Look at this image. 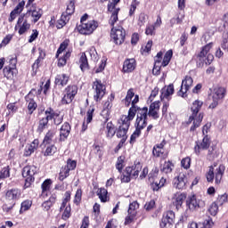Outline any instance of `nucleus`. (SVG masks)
Segmentation results:
<instances>
[{"label": "nucleus", "instance_id": "f257e3e1", "mask_svg": "<svg viewBox=\"0 0 228 228\" xmlns=\"http://www.w3.org/2000/svg\"><path fill=\"white\" fill-rule=\"evenodd\" d=\"M204 102L202 101L196 100L192 102V105L191 107V115L189 117V120L187 124H191V131H195L197 127H200V124H202V120L204 118V114L202 112H200L202 109V105Z\"/></svg>", "mask_w": 228, "mask_h": 228}, {"label": "nucleus", "instance_id": "f03ea898", "mask_svg": "<svg viewBox=\"0 0 228 228\" xmlns=\"http://www.w3.org/2000/svg\"><path fill=\"white\" fill-rule=\"evenodd\" d=\"M133 118H134V112L131 110L130 114L122 116L118 120L119 126L116 131V135L121 140H127V131H129Z\"/></svg>", "mask_w": 228, "mask_h": 228}, {"label": "nucleus", "instance_id": "7ed1b4c3", "mask_svg": "<svg viewBox=\"0 0 228 228\" xmlns=\"http://www.w3.org/2000/svg\"><path fill=\"white\" fill-rule=\"evenodd\" d=\"M224 173L225 166L220 165L216 170L213 166H210L206 175L208 183H213V181H216V184H220Z\"/></svg>", "mask_w": 228, "mask_h": 228}, {"label": "nucleus", "instance_id": "20e7f679", "mask_svg": "<svg viewBox=\"0 0 228 228\" xmlns=\"http://www.w3.org/2000/svg\"><path fill=\"white\" fill-rule=\"evenodd\" d=\"M172 95H174V85L171 84L167 86H165L161 89V95L160 99L163 102L162 106V115L163 117H167V113L168 112V107L170 106V103L168 101L172 99Z\"/></svg>", "mask_w": 228, "mask_h": 228}, {"label": "nucleus", "instance_id": "39448f33", "mask_svg": "<svg viewBox=\"0 0 228 228\" xmlns=\"http://www.w3.org/2000/svg\"><path fill=\"white\" fill-rule=\"evenodd\" d=\"M38 167L37 166H26L22 169V177L25 179L24 188H30L35 183V175L37 174Z\"/></svg>", "mask_w": 228, "mask_h": 228}, {"label": "nucleus", "instance_id": "423d86ee", "mask_svg": "<svg viewBox=\"0 0 228 228\" xmlns=\"http://www.w3.org/2000/svg\"><path fill=\"white\" fill-rule=\"evenodd\" d=\"M213 48V42L207 44L201 48V51L198 54V60L202 64L211 65L215 60V56L209 53Z\"/></svg>", "mask_w": 228, "mask_h": 228}, {"label": "nucleus", "instance_id": "0eeeda50", "mask_svg": "<svg viewBox=\"0 0 228 228\" xmlns=\"http://www.w3.org/2000/svg\"><path fill=\"white\" fill-rule=\"evenodd\" d=\"M93 90H94V100L95 102H99L102 101V97L106 95V86L102 84L101 80H95L93 83Z\"/></svg>", "mask_w": 228, "mask_h": 228}, {"label": "nucleus", "instance_id": "6e6552de", "mask_svg": "<svg viewBox=\"0 0 228 228\" xmlns=\"http://www.w3.org/2000/svg\"><path fill=\"white\" fill-rule=\"evenodd\" d=\"M99 28V23L95 20H89L86 23H81L77 27V29L80 35H92L95 29Z\"/></svg>", "mask_w": 228, "mask_h": 228}, {"label": "nucleus", "instance_id": "1a4fd4ad", "mask_svg": "<svg viewBox=\"0 0 228 228\" xmlns=\"http://www.w3.org/2000/svg\"><path fill=\"white\" fill-rule=\"evenodd\" d=\"M110 38L116 45H122L126 40V29L122 27L112 28L110 32Z\"/></svg>", "mask_w": 228, "mask_h": 228}, {"label": "nucleus", "instance_id": "9d476101", "mask_svg": "<svg viewBox=\"0 0 228 228\" xmlns=\"http://www.w3.org/2000/svg\"><path fill=\"white\" fill-rule=\"evenodd\" d=\"M135 113H137L135 128L142 131V129H145V127H147V107L139 109Z\"/></svg>", "mask_w": 228, "mask_h": 228}, {"label": "nucleus", "instance_id": "9b49d317", "mask_svg": "<svg viewBox=\"0 0 228 228\" xmlns=\"http://www.w3.org/2000/svg\"><path fill=\"white\" fill-rule=\"evenodd\" d=\"M120 3V0H110L108 4V12L111 13L110 23V26H115V22L118 20V12L120 8H117V4Z\"/></svg>", "mask_w": 228, "mask_h": 228}, {"label": "nucleus", "instance_id": "f8f14e48", "mask_svg": "<svg viewBox=\"0 0 228 228\" xmlns=\"http://www.w3.org/2000/svg\"><path fill=\"white\" fill-rule=\"evenodd\" d=\"M186 206L190 211H197L204 206V200L197 197L195 194L188 196L186 200Z\"/></svg>", "mask_w": 228, "mask_h": 228}, {"label": "nucleus", "instance_id": "ddd939ff", "mask_svg": "<svg viewBox=\"0 0 228 228\" xmlns=\"http://www.w3.org/2000/svg\"><path fill=\"white\" fill-rule=\"evenodd\" d=\"M140 208V204H138V201H134L129 204V208L127 210V216L125 219V225H129V224H133L134 222V219L136 218L137 215V209Z\"/></svg>", "mask_w": 228, "mask_h": 228}, {"label": "nucleus", "instance_id": "4468645a", "mask_svg": "<svg viewBox=\"0 0 228 228\" xmlns=\"http://www.w3.org/2000/svg\"><path fill=\"white\" fill-rule=\"evenodd\" d=\"M30 28L31 24L28 22V18L26 17V15L20 16L15 26V29H19V35H24L25 33H28Z\"/></svg>", "mask_w": 228, "mask_h": 228}, {"label": "nucleus", "instance_id": "2eb2a0df", "mask_svg": "<svg viewBox=\"0 0 228 228\" xmlns=\"http://www.w3.org/2000/svg\"><path fill=\"white\" fill-rule=\"evenodd\" d=\"M77 94V86H69L64 91V96L61 100L62 104H70Z\"/></svg>", "mask_w": 228, "mask_h": 228}, {"label": "nucleus", "instance_id": "dca6fc26", "mask_svg": "<svg viewBox=\"0 0 228 228\" xmlns=\"http://www.w3.org/2000/svg\"><path fill=\"white\" fill-rule=\"evenodd\" d=\"M21 195H22V192L20 191V189L19 188L9 189L5 192V200L9 204H15L16 200H19Z\"/></svg>", "mask_w": 228, "mask_h": 228}, {"label": "nucleus", "instance_id": "f3484780", "mask_svg": "<svg viewBox=\"0 0 228 228\" xmlns=\"http://www.w3.org/2000/svg\"><path fill=\"white\" fill-rule=\"evenodd\" d=\"M28 15L32 17V21L34 22V24H36V22H38V20H40L42 15H44V11L40 7L32 4L29 10H28L27 13L25 14L27 18Z\"/></svg>", "mask_w": 228, "mask_h": 228}, {"label": "nucleus", "instance_id": "a211bd4d", "mask_svg": "<svg viewBox=\"0 0 228 228\" xmlns=\"http://www.w3.org/2000/svg\"><path fill=\"white\" fill-rule=\"evenodd\" d=\"M187 183L188 178L183 173H180V175L173 180V186L176 190H186Z\"/></svg>", "mask_w": 228, "mask_h": 228}, {"label": "nucleus", "instance_id": "6ab92c4d", "mask_svg": "<svg viewBox=\"0 0 228 228\" xmlns=\"http://www.w3.org/2000/svg\"><path fill=\"white\" fill-rule=\"evenodd\" d=\"M192 85L193 78H191L190 76H186L185 78L182 81V86L180 91L178 92V95L181 97H186V93L191 88Z\"/></svg>", "mask_w": 228, "mask_h": 228}, {"label": "nucleus", "instance_id": "aec40b11", "mask_svg": "<svg viewBox=\"0 0 228 228\" xmlns=\"http://www.w3.org/2000/svg\"><path fill=\"white\" fill-rule=\"evenodd\" d=\"M147 117H151L153 120L159 118V102H154L147 108Z\"/></svg>", "mask_w": 228, "mask_h": 228}, {"label": "nucleus", "instance_id": "412c9836", "mask_svg": "<svg viewBox=\"0 0 228 228\" xmlns=\"http://www.w3.org/2000/svg\"><path fill=\"white\" fill-rule=\"evenodd\" d=\"M26 102H28V111L29 115H33V112L37 108H38V105L37 104V102H35V95H33L30 93L28 94V95L25 96Z\"/></svg>", "mask_w": 228, "mask_h": 228}, {"label": "nucleus", "instance_id": "4be33fe9", "mask_svg": "<svg viewBox=\"0 0 228 228\" xmlns=\"http://www.w3.org/2000/svg\"><path fill=\"white\" fill-rule=\"evenodd\" d=\"M211 145V141H209V137L208 135H205L200 144L197 143L194 147V152L199 156L200 154V151H207V149H209V146Z\"/></svg>", "mask_w": 228, "mask_h": 228}, {"label": "nucleus", "instance_id": "5701e85b", "mask_svg": "<svg viewBox=\"0 0 228 228\" xmlns=\"http://www.w3.org/2000/svg\"><path fill=\"white\" fill-rule=\"evenodd\" d=\"M165 145H167V141L165 140H163L160 143L156 144L153 147L152 155L155 158H160V156H163V154H165V150H163L165 148Z\"/></svg>", "mask_w": 228, "mask_h": 228}, {"label": "nucleus", "instance_id": "b1692460", "mask_svg": "<svg viewBox=\"0 0 228 228\" xmlns=\"http://www.w3.org/2000/svg\"><path fill=\"white\" fill-rule=\"evenodd\" d=\"M38 149V140L35 139L30 144H27L24 151V156L29 157Z\"/></svg>", "mask_w": 228, "mask_h": 228}, {"label": "nucleus", "instance_id": "393cba45", "mask_svg": "<svg viewBox=\"0 0 228 228\" xmlns=\"http://www.w3.org/2000/svg\"><path fill=\"white\" fill-rule=\"evenodd\" d=\"M136 69V61L134 59H127L124 61L123 71L133 72Z\"/></svg>", "mask_w": 228, "mask_h": 228}, {"label": "nucleus", "instance_id": "a878e982", "mask_svg": "<svg viewBox=\"0 0 228 228\" xmlns=\"http://www.w3.org/2000/svg\"><path fill=\"white\" fill-rule=\"evenodd\" d=\"M51 184H53V180L51 179H46L41 185L42 188V193H41V197H43L44 199H45V197H47V195H49L50 191H51Z\"/></svg>", "mask_w": 228, "mask_h": 228}, {"label": "nucleus", "instance_id": "bb28decb", "mask_svg": "<svg viewBox=\"0 0 228 228\" xmlns=\"http://www.w3.org/2000/svg\"><path fill=\"white\" fill-rule=\"evenodd\" d=\"M17 74H19V70L17 69L9 68L8 66L4 68V76L7 79H13Z\"/></svg>", "mask_w": 228, "mask_h": 228}, {"label": "nucleus", "instance_id": "cd10ccee", "mask_svg": "<svg viewBox=\"0 0 228 228\" xmlns=\"http://www.w3.org/2000/svg\"><path fill=\"white\" fill-rule=\"evenodd\" d=\"M225 97V88L224 87H216L212 93V99H217L221 101Z\"/></svg>", "mask_w": 228, "mask_h": 228}, {"label": "nucleus", "instance_id": "c85d7f7f", "mask_svg": "<svg viewBox=\"0 0 228 228\" xmlns=\"http://www.w3.org/2000/svg\"><path fill=\"white\" fill-rule=\"evenodd\" d=\"M69 134H70V125L69 123H64L61 127V140H67Z\"/></svg>", "mask_w": 228, "mask_h": 228}, {"label": "nucleus", "instance_id": "c756f323", "mask_svg": "<svg viewBox=\"0 0 228 228\" xmlns=\"http://www.w3.org/2000/svg\"><path fill=\"white\" fill-rule=\"evenodd\" d=\"M134 100L130 103L132 104V106L128 110V115H130L132 110V112H134V117H136V112L138 111V110H142V108L136 106L137 102L140 101V97L138 96V94L134 95Z\"/></svg>", "mask_w": 228, "mask_h": 228}, {"label": "nucleus", "instance_id": "7c9ffc66", "mask_svg": "<svg viewBox=\"0 0 228 228\" xmlns=\"http://www.w3.org/2000/svg\"><path fill=\"white\" fill-rule=\"evenodd\" d=\"M186 200V194L178 193L175 195V198L173 199V203L176 206V209H179L183 206V202Z\"/></svg>", "mask_w": 228, "mask_h": 228}, {"label": "nucleus", "instance_id": "2f4dec72", "mask_svg": "<svg viewBox=\"0 0 228 228\" xmlns=\"http://www.w3.org/2000/svg\"><path fill=\"white\" fill-rule=\"evenodd\" d=\"M69 83V76L65 74L57 75L55 77V85L65 86Z\"/></svg>", "mask_w": 228, "mask_h": 228}, {"label": "nucleus", "instance_id": "473e14b6", "mask_svg": "<svg viewBox=\"0 0 228 228\" xmlns=\"http://www.w3.org/2000/svg\"><path fill=\"white\" fill-rule=\"evenodd\" d=\"M54 202H56V196L52 195L48 200H45V202H43V204H42L43 209L45 211H49V209H51V208H53V205L54 204Z\"/></svg>", "mask_w": 228, "mask_h": 228}, {"label": "nucleus", "instance_id": "72a5a7b5", "mask_svg": "<svg viewBox=\"0 0 228 228\" xmlns=\"http://www.w3.org/2000/svg\"><path fill=\"white\" fill-rule=\"evenodd\" d=\"M126 175H121V183H130L131 182V174H133V168L131 167H126Z\"/></svg>", "mask_w": 228, "mask_h": 228}, {"label": "nucleus", "instance_id": "f704fd0d", "mask_svg": "<svg viewBox=\"0 0 228 228\" xmlns=\"http://www.w3.org/2000/svg\"><path fill=\"white\" fill-rule=\"evenodd\" d=\"M56 134V132H54L53 130H50L46 133L43 143H45V145H49V143H53V140H54V136Z\"/></svg>", "mask_w": 228, "mask_h": 228}, {"label": "nucleus", "instance_id": "c9c22d12", "mask_svg": "<svg viewBox=\"0 0 228 228\" xmlns=\"http://www.w3.org/2000/svg\"><path fill=\"white\" fill-rule=\"evenodd\" d=\"M130 168H132L131 177L133 179H136L138 177L140 172L142 171V164H140V162H138L134 166L130 167Z\"/></svg>", "mask_w": 228, "mask_h": 228}, {"label": "nucleus", "instance_id": "e433bc0d", "mask_svg": "<svg viewBox=\"0 0 228 228\" xmlns=\"http://www.w3.org/2000/svg\"><path fill=\"white\" fill-rule=\"evenodd\" d=\"M172 56H174V52L172 50H168L163 58V61L161 62L162 67H167L170 63V61L172 60Z\"/></svg>", "mask_w": 228, "mask_h": 228}, {"label": "nucleus", "instance_id": "4c0bfd02", "mask_svg": "<svg viewBox=\"0 0 228 228\" xmlns=\"http://www.w3.org/2000/svg\"><path fill=\"white\" fill-rule=\"evenodd\" d=\"M167 183V180L165 178H161L159 182H153L151 183V190L153 191H158L160 188H163L165 186V183Z\"/></svg>", "mask_w": 228, "mask_h": 228}, {"label": "nucleus", "instance_id": "58836bf2", "mask_svg": "<svg viewBox=\"0 0 228 228\" xmlns=\"http://www.w3.org/2000/svg\"><path fill=\"white\" fill-rule=\"evenodd\" d=\"M80 69L82 71L88 70V59L86 58V54L82 53L80 56Z\"/></svg>", "mask_w": 228, "mask_h": 228}, {"label": "nucleus", "instance_id": "ea45409f", "mask_svg": "<svg viewBox=\"0 0 228 228\" xmlns=\"http://www.w3.org/2000/svg\"><path fill=\"white\" fill-rule=\"evenodd\" d=\"M101 202H108V190L101 188L97 191Z\"/></svg>", "mask_w": 228, "mask_h": 228}, {"label": "nucleus", "instance_id": "a19ab883", "mask_svg": "<svg viewBox=\"0 0 228 228\" xmlns=\"http://www.w3.org/2000/svg\"><path fill=\"white\" fill-rule=\"evenodd\" d=\"M133 97H134V89L131 88L127 91L126 96L125 98V104L126 106H131V102L133 101Z\"/></svg>", "mask_w": 228, "mask_h": 228}, {"label": "nucleus", "instance_id": "79ce46f5", "mask_svg": "<svg viewBox=\"0 0 228 228\" xmlns=\"http://www.w3.org/2000/svg\"><path fill=\"white\" fill-rule=\"evenodd\" d=\"M115 100V94H111L110 97L107 99L105 103L103 104V109L104 110H109L111 111V108H113V101Z\"/></svg>", "mask_w": 228, "mask_h": 228}, {"label": "nucleus", "instance_id": "37998d69", "mask_svg": "<svg viewBox=\"0 0 228 228\" xmlns=\"http://www.w3.org/2000/svg\"><path fill=\"white\" fill-rule=\"evenodd\" d=\"M67 22H69V16L62 14L61 16V19L57 21V28L61 29V28H63V26H65Z\"/></svg>", "mask_w": 228, "mask_h": 228}, {"label": "nucleus", "instance_id": "c03bdc74", "mask_svg": "<svg viewBox=\"0 0 228 228\" xmlns=\"http://www.w3.org/2000/svg\"><path fill=\"white\" fill-rule=\"evenodd\" d=\"M173 167H174V164H172V162H170V161H167V162L164 163V165L160 170L164 174H170L172 172Z\"/></svg>", "mask_w": 228, "mask_h": 228}, {"label": "nucleus", "instance_id": "a18cd8bd", "mask_svg": "<svg viewBox=\"0 0 228 228\" xmlns=\"http://www.w3.org/2000/svg\"><path fill=\"white\" fill-rule=\"evenodd\" d=\"M70 58L69 52H67L62 57L59 58L58 67H65L67 65V60Z\"/></svg>", "mask_w": 228, "mask_h": 228}, {"label": "nucleus", "instance_id": "49530a36", "mask_svg": "<svg viewBox=\"0 0 228 228\" xmlns=\"http://www.w3.org/2000/svg\"><path fill=\"white\" fill-rule=\"evenodd\" d=\"M93 150L94 154L99 158V159H102L104 154V151H102V147H101V145L99 144H94Z\"/></svg>", "mask_w": 228, "mask_h": 228}, {"label": "nucleus", "instance_id": "de8ad7c7", "mask_svg": "<svg viewBox=\"0 0 228 228\" xmlns=\"http://www.w3.org/2000/svg\"><path fill=\"white\" fill-rule=\"evenodd\" d=\"M48 124H49V121L47 120V118H43L39 121V125H38V127H37L38 133H42L44 131V129H47Z\"/></svg>", "mask_w": 228, "mask_h": 228}, {"label": "nucleus", "instance_id": "09e8293b", "mask_svg": "<svg viewBox=\"0 0 228 228\" xmlns=\"http://www.w3.org/2000/svg\"><path fill=\"white\" fill-rule=\"evenodd\" d=\"M106 131H107V138H113V136H115V133H117L115 131V127H113V125H111L110 123L107 124L106 126Z\"/></svg>", "mask_w": 228, "mask_h": 228}, {"label": "nucleus", "instance_id": "8fccbe9b", "mask_svg": "<svg viewBox=\"0 0 228 228\" xmlns=\"http://www.w3.org/2000/svg\"><path fill=\"white\" fill-rule=\"evenodd\" d=\"M124 159H126V158L124 156H120L118 158L116 163V168L118 170L119 174H122V169L124 168Z\"/></svg>", "mask_w": 228, "mask_h": 228}, {"label": "nucleus", "instance_id": "3c124183", "mask_svg": "<svg viewBox=\"0 0 228 228\" xmlns=\"http://www.w3.org/2000/svg\"><path fill=\"white\" fill-rule=\"evenodd\" d=\"M208 213L212 216H216L218 215V205L216 202H213L208 208Z\"/></svg>", "mask_w": 228, "mask_h": 228}, {"label": "nucleus", "instance_id": "603ef678", "mask_svg": "<svg viewBox=\"0 0 228 228\" xmlns=\"http://www.w3.org/2000/svg\"><path fill=\"white\" fill-rule=\"evenodd\" d=\"M45 118H46V120H53V118H54L56 117V113H54V110H53L52 108H48L45 111Z\"/></svg>", "mask_w": 228, "mask_h": 228}, {"label": "nucleus", "instance_id": "864d4df0", "mask_svg": "<svg viewBox=\"0 0 228 228\" xmlns=\"http://www.w3.org/2000/svg\"><path fill=\"white\" fill-rule=\"evenodd\" d=\"M70 171H69L68 168H66L65 167H62L61 169V172L59 174V180L60 181H64L65 179H67V177H69V174Z\"/></svg>", "mask_w": 228, "mask_h": 228}, {"label": "nucleus", "instance_id": "5fc2aeb1", "mask_svg": "<svg viewBox=\"0 0 228 228\" xmlns=\"http://www.w3.org/2000/svg\"><path fill=\"white\" fill-rule=\"evenodd\" d=\"M164 220H168L174 224V220H175V214L174 211H167L164 213L163 217Z\"/></svg>", "mask_w": 228, "mask_h": 228}, {"label": "nucleus", "instance_id": "6e6d98bb", "mask_svg": "<svg viewBox=\"0 0 228 228\" xmlns=\"http://www.w3.org/2000/svg\"><path fill=\"white\" fill-rule=\"evenodd\" d=\"M76 10V5L73 0H70L67 5L66 13L67 15H72Z\"/></svg>", "mask_w": 228, "mask_h": 228}, {"label": "nucleus", "instance_id": "4d7b16f0", "mask_svg": "<svg viewBox=\"0 0 228 228\" xmlns=\"http://www.w3.org/2000/svg\"><path fill=\"white\" fill-rule=\"evenodd\" d=\"M140 134H142V130H140L139 128H135L134 132L130 137V143H134V142H136V138H140Z\"/></svg>", "mask_w": 228, "mask_h": 228}, {"label": "nucleus", "instance_id": "13d9d810", "mask_svg": "<svg viewBox=\"0 0 228 228\" xmlns=\"http://www.w3.org/2000/svg\"><path fill=\"white\" fill-rule=\"evenodd\" d=\"M81 197H83V191L81 189H77L74 198V204L79 206L81 202Z\"/></svg>", "mask_w": 228, "mask_h": 228}, {"label": "nucleus", "instance_id": "bf43d9fd", "mask_svg": "<svg viewBox=\"0 0 228 228\" xmlns=\"http://www.w3.org/2000/svg\"><path fill=\"white\" fill-rule=\"evenodd\" d=\"M225 202H228V193H224L223 195L218 196L217 203L219 206H224Z\"/></svg>", "mask_w": 228, "mask_h": 228}, {"label": "nucleus", "instance_id": "052dcab7", "mask_svg": "<svg viewBox=\"0 0 228 228\" xmlns=\"http://www.w3.org/2000/svg\"><path fill=\"white\" fill-rule=\"evenodd\" d=\"M31 208V201L25 200L21 203V207L20 209V213H24V211H28Z\"/></svg>", "mask_w": 228, "mask_h": 228}, {"label": "nucleus", "instance_id": "680f3d73", "mask_svg": "<svg viewBox=\"0 0 228 228\" xmlns=\"http://www.w3.org/2000/svg\"><path fill=\"white\" fill-rule=\"evenodd\" d=\"M191 164V159H190V157H186L183 159L181 161V165L183 168H185V170H188V168H190Z\"/></svg>", "mask_w": 228, "mask_h": 228}, {"label": "nucleus", "instance_id": "e2e57ef3", "mask_svg": "<svg viewBox=\"0 0 228 228\" xmlns=\"http://www.w3.org/2000/svg\"><path fill=\"white\" fill-rule=\"evenodd\" d=\"M8 61L9 65L7 67H9L10 69H17V57L9 56Z\"/></svg>", "mask_w": 228, "mask_h": 228}, {"label": "nucleus", "instance_id": "0e129e2a", "mask_svg": "<svg viewBox=\"0 0 228 228\" xmlns=\"http://www.w3.org/2000/svg\"><path fill=\"white\" fill-rule=\"evenodd\" d=\"M70 205H68L64 209L62 213V220H69L70 218Z\"/></svg>", "mask_w": 228, "mask_h": 228}, {"label": "nucleus", "instance_id": "69168bd1", "mask_svg": "<svg viewBox=\"0 0 228 228\" xmlns=\"http://www.w3.org/2000/svg\"><path fill=\"white\" fill-rule=\"evenodd\" d=\"M56 153V146L51 145L48 146L45 151V156H53Z\"/></svg>", "mask_w": 228, "mask_h": 228}, {"label": "nucleus", "instance_id": "338daca9", "mask_svg": "<svg viewBox=\"0 0 228 228\" xmlns=\"http://www.w3.org/2000/svg\"><path fill=\"white\" fill-rule=\"evenodd\" d=\"M173 224H174V223L168 221V219H165L164 217H162L161 223H160V227H161V228H170V226H171Z\"/></svg>", "mask_w": 228, "mask_h": 228}, {"label": "nucleus", "instance_id": "774afa93", "mask_svg": "<svg viewBox=\"0 0 228 228\" xmlns=\"http://www.w3.org/2000/svg\"><path fill=\"white\" fill-rule=\"evenodd\" d=\"M211 227H213V219H211L210 217H208V219L205 220L201 224V228H211Z\"/></svg>", "mask_w": 228, "mask_h": 228}]
</instances>
